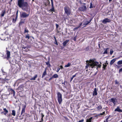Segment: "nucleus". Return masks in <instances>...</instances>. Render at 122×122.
I'll return each mask as SVG.
<instances>
[{
  "label": "nucleus",
  "instance_id": "nucleus-9",
  "mask_svg": "<svg viewBox=\"0 0 122 122\" xmlns=\"http://www.w3.org/2000/svg\"><path fill=\"white\" fill-rule=\"evenodd\" d=\"M117 99L116 98H112L110 99L109 102H112L113 104L114 105H115L116 104V102H117Z\"/></svg>",
  "mask_w": 122,
  "mask_h": 122
},
{
  "label": "nucleus",
  "instance_id": "nucleus-49",
  "mask_svg": "<svg viewBox=\"0 0 122 122\" xmlns=\"http://www.w3.org/2000/svg\"><path fill=\"white\" fill-rule=\"evenodd\" d=\"M54 38H55V41H56V43H55V44L57 45H58V44H57V41H56V37H54Z\"/></svg>",
  "mask_w": 122,
  "mask_h": 122
},
{
  "label": "nucleus",
  "instance_id": "nucleus-35",
  "mask_svg": "<svg viewBox=\"0 0 122 122\" xmlns=\"http://www.w3.org/2000/svg\"><path fill=\"white\" fill-rule=\"evenodd\" d=\"M71 65V63L69 62L66 65H65V66L64 67H69V66H70V65Z\"/></svg>",
  "mask_w": 122,
  "mask_h": 122
},
{
  "label": "nucleus",
  "instance_id": "nucleus-38",
  "mask_svg": "<svg viewBox=\"0 0 122 122\" xmlns=\"http://www.w3.org/2000/svg\"><path fill=\"white\" fill-rule=\"evenodd\" d=\"M117 64L118 65H121L122 64V60L118 61Z\"/></svg>",
  "mask_w": 122,
  "mask_h": 122
},
{
  "label": "nucleus",
  "instance_id": "nucleus-16",
  "mask_svg": "<svg viewBox=\"0 0 122 122\" xmlns=\"http://www.w3.org/2000/svg\"><path fill=\"white\" fill-rule=\"evenodd\" d=\"M56 29L57 33H59V35H61V33H59L60 32V31H59L60 29H61L60 28H59V29L58 28V27H59V25L57 24H56Z\"/></svg>",
  "mask_w": 122,
  "mask_h": 122
},
{
  "label": "nucleus",
  "instance_id": "nucleus-23",
  "mask_svg": "<svg viewBox=\"0 0 122 122\" xmlns=\"http://www.w3.org/2000/svg\"><path fill=\"white\" fill-rule=\"evenodd\" d=\"M69 41V40H67L65 41H64L63 43V46H66V44L68 43Z\"/></svg>",
  "mask_w": 122,
  "mask_h": 122
},
{
  "label": "nucleus",
  "instance_id": "nucleus-59",
  "mask_svg": "<svg viewBox=\"0 0 122 122\" xmlns=\"http://www.w3.org/2000/svg\"><path fill=\"white\" fill-rule=\"evenodd\" d=\"M76 74H75V75H73L72 76V77L73 78H74V77H75L76 76Z\"/></svg>",
  "mask_w": 122,
  "mask_h": 122
},
{
  "label": "nucleus",
  "instance_id": "nucleus-55",
  "mask_svg": "<svg viewBox=\"0 0 122 122\" xmlns=\"http://www.w3.org/2000/svg\"><path fill=\"white\" fill-rule=\"evenodd\" d=\"M103 114H102V113H101L100 114H98L97 115V116H99L100 115H101V116H102V115H103Z\"/></svg>",
  "mask_w": 122,
  "mask_h": 122
},
{
  "label": "nucleus",
  "instance_id": "nucleus-58",
  "mask_svg": "<svg viewBox=\"0 0 122 122\" xmlns=\"http://www.w3.org/2000/svg\"><path fill=\"white\" fill-rule=\"evenodd\" d=\"M73 78L72 77H71V80H70L71 81L72 80H73Z\"/></svg>",
  "mask_w": 122,
  "mask_h": 122
},
{
  "label": "nucleus",
  "instance_id": "nucleus-62",
  "mask_svg": "<svg viewBox=\"0 0 122 122\" xmlns=\"http://www.w3.org/2000/svg\"><path fill=\"white\" fill-rule=\"evenodd\" d=\"M65 81H65L64 82L62 83V84H64V85H65Z\"/></svg>",
  "mask_w": 122,
  "mask_h": 122
},
{
  "label": "nucleus",
  "instance_id": "nucleus-10",
  "mask_svg": "<svg viewBox=\"0 0 122 122\" xmlns=\"http://www.w3.org/2000/svg\"><path fill=\"white\" fill-rule=\"evenodd\" d=\"M111 20L110 19L107 18H106L103 20L102 22L104 24H105L107 22H111Z\"/></svg>",
  "mask_w": 122,
  "mask_h": 122
},
{
  "label": "nucleus",
  "instance_id": "nucleus-56",
  "mask_svg": "<svg viewBox=\"0 0 122 122\" xmlns=\"http://www.w3.org/2000/svg\"><path fill=\"white\" fill-rule=\"evenodd\" d=\"M41 121H40L39 122H42V121H43V117H41Z\"/></svg>",
  "mask_w": 122,
  "mask_h": 122
},
{
  "label": "nucleus",
  "instance_id": "nucleus-30",
  "mask_svg": "<svg viewBox=\"0 0 122 122\" xmlns=\"http://www.w3.org/2000/svg\"><path fill=\"white\" fill-rule=\"evenodd\" d=\"M97 109L98 111H100L101 109L102 108V107L100 105L98 106L97 107Z\"/></svg>",
  "mask_w": 122,
  "mask_h": 122
},
{
  "label": "nucleus",
  "instance_id": "nucleus-27",
  "mask_svg": "<svg viewBox=\"0 0 122 122\" xmlns=\"http://www.w3.org/2000/svg\"><path fill=\"white\" fill-rule=\"evenodd\" d=\"M6 13V12L5 10H4L2 11V13L1 15V17H3L4 15Z\"/></svg>",
  "mask_w": 122,
  "mask_h": 122
},
{
  "label": "nucleus",
  "instance_id": "nucleus-1",
  "mask_svg": "<svg viewBox=\"0 0 122 122\" xmlns=\"http://www.w3.org/2000/svg\"><path fill=\"white\" fill-rule=\"evenodd\" d=\"M29 1L30 0H28ZM18 0L17 2V5L19 7L21 8L24 11H27L29 9V4L27 2L28 0Z\"/></svg>",
  "mask_w": 122,
  "mask_h": 122
},
{
  "label": "nucleus",
  "instance_id": "nucleus-33",
  "mask_svg": "<svg viewBox=\"0 0 122 122\" xmlns=\"http://www.w3.org/2000/svg\"><path fill=\"white\" fill-rule=\"evenodd\" d=\"M107 66V65L106 64H103V70H105L106 69V68Z\"/></svg>",
  "mask_w": 122,
  "mask_h": 122
},
{
  "label": "nucleus",
  "instance_id": "nucleus-60",
  "mask_svg": "<svg viewBox=\"0 0 122 122\" xmlns=\"http://www.w3.org/2000/svg\"><path fill=\"white\" fill-rule=\"evenodd\" d=\"M107 61H106V63H105L104 64H106V65H108V62H107Z\"/></svg>",
  "mask_w": 122,
  "mask_h": 122
},
{
  "label": "nucleus",
  "instance_id": "nucleus-46",
  "mask_svg": "<svg viewBox=\"0 0 122 122\" xmlns=\"http://www.w3.org/2000/svg\"><path fill=\"white\" fill-rule=\"evenodd\" d=\"M113 52V50H111L110 51V55H112Z\"/></svg>",
  "mask_w": 122,
  "mask_h": 122
},
{
  "label": "nucleus",
  "instance_id": "nucleus-54",
  "mask_svg": "<svg viewBox=\"0 0 122 122\" xmlns=\"http://www.w3.org/2000/svg\"><path fill=\"white\" fill-rule=\"evenodd\" d=\"M44 116V115H43V114L42 113L41 114V117H43Z\"/></svg>",
  "mask_w": 122,
  "mask_h": 122
},
{
  "label": "nucleus",
  "instance_id": "nucleus-5",
  "mask_svg": "<svg viewBox=\"0 0 122 122\" xmlns=\"http://www.w3.org/2000/svg\"><path fill=\"white\" fill-rule=\"evenodd\" d=\"M84 5H83L81 6L78 9L80 11H86L87 10V8L85 5L86 4L84 3L83 4Z\"/></svg>",
  "mask_w": 122,
  "mask_h": 122
},
{
  "label": "nucleus",
  "instance_id": "nucleus-51",
  "mask_svg": "<svg viewBox=\"0 0 122 122\" xmlns=\"http://www.w3.org/2000/svg\"><path fill=\"white\" fill-rule=\"evenodd\" d=\"M82 23H80L79 25V26H78V27H81V25H82Z\"/></svg>",
  "mask_w": 122,
  "mask_h": 122
},
{
  "label": "nucleus",
  "instance_id": "nucleus-43",
  "mask_svg": "<svg viewBox=\"0 0 122 122\" xmlns=\"http://www.w3.org/2000/svg\"><path fill=\"white\" fill-rule=\"evenodd\" d=\"M115 84H117L119 83V82L117 81V80H115Z\"/></svg>",
  "mask_w": 122,
  "mask_h": 122
},
{
  "label": "nucleus",
  "instance_id": "nucleus-24",
  "mask_svg": "<svg viewBox=\"0 0 122 122\" xmlns=\"http://www.w3.org/2000/svg\"><path fill=\"white\" fill-rule=\"evenodd\" d=\"M117 59V58H114L110 62V65H112L116 61V59Z\"/></svg>",
  "mask_w": 122,
  "mask_h": 122
},
{
  "label": "nucleus",
  "instance_id": "nucleus-3",
  "mask_svg": "<svg viewBox=\"0 0 122 122\" xmlns=\"http://www.w3.org/2000/svg\"><path fill=\"white\" fill-rule=\"evenodd\" d=\"M65 13L67 15V16L70 15L71 14V10L69 6H66L64 8Z\"/></svg>",
  "mask_w": 122,
  "mask_h": 122
},
{
  "label": "nucleus",
  "instance_id": "nucleus-20",
  "mask_svg": "<svg viewBox=\"0 0 122 122\" xmlns=\"http://www.w3.org/2000/svg\"><path fill=\"white\" fill-rule=\"evenodd\" d=\"M114 111L122 112V110L120 109L119 107H117V108L115 109Z\"/></svg>",
  "mask_w": 122,
  "mask_h": 122
},
{
  "label": "nucleus",
  "instance_id": "nucleus-42",
  "mask_svg": "<svg viewBox=\"0 0 122 122\" xmlns=\"http://www.w3.org/2000/svg\"><path fill=\"white\" fill-rule=\"evenodd\" d=\"M89 46H88L85 48V50L86 51H88L89 50Z\"/></svg>",
  "mask_w": 122,
  "mask_h": 122
},
{
  "label": "nucleus",
  "instance_id": "nucleus-4",
  "mask_svg": "<svg viewBox=\"0 0 122 122\" xmlns=\"http://www.w3.org/2000/svg\"><path fill=\"white\" fill-rule=\"evenodd\" d=\"M57 94L58 97V101L59 103L60 104L62 101V95L60 92H58L57 93Z\"/></svg>",
  "mask_w": 122,
  "mask_h": 122
},
{
  "label": "nucleus",
  "instance_id": "nucleus-29",
  "mask_svg": "<svg viewBox=\"0 0 122 122\" xmlns=\"http://www.w3.org/2000/svg\"><path fill=\"white\" fill-rule=\"evenodd\" d=\"M15 18H13L12 19V22L13 23H15L16 22V20L17 19V17H15Z\"/></svg>",
  "mask_w": 122,
  "mask_h": 122
},
{
  "label": "nucleus",
  "instance_id": "nucleus-14",
  "mask_svg": "<svg viewBox=\"0 0 122 122\" xmlns=\"http://www.w3.org/2000/svg\"><path fill=\"white\" fill-rule=\"evenodd\" d=\"M51 8L49 10V12H55V10L54 9V7L53 5V2L51 3Z\"/></svg>",
  "mask_w": 122,
  "mask_h": 122
},
{
  "label": "nucleus",
  "instance_id": "nucleus-21",
  "mask_svg": "<svg viewBox=\"0 0 122 122\" xmlns=\"http://www.w3.org/2000/svg\"><path fill=\"white\" fill-rule=\"evenodd\" d=\"M47 68H45V71L43 73L42 76V78L43 77H44L46 75H47V73L46 72V70Z\"/></svg>",
  "mask_w": 122,
  "mask_h": 122
},
{
  "label": "nucleus",
  "instance_id": "nucleus-7",
  "mask_svg": "<svg viewBox=\"0 0 122 122\" xmlns=\"http://www.w3.org/2000/svg\"><path fill=\"white\" fill-rule=\"evenodd\" d=\"M90 60L89 61L88 60L86 61V62L87 63V62H89V63H88L87 64H86V69H87L89 67V66H90V67H91L92 68H93L92 66L91 65V64H93V63H92L91 62V60Z\"/></svg>",
  "mask_w": 122,
  "mask_h": 122
},
{
  "label": "nucleus",
  "instance_id": "nucleus-26",
  "mask_svg": "<svg viewBox=\"0 0 122 122\" xmlns=\"http://www.w3.org/2000/svg\"><path fill=\"white\" fill-rule=\"evenodd\" d=\"M37 74L35 75L33 78H30V80H36V78L37 77Z\"/></svg>",
  "mask_w": 122,
  "mask_h": 122
},
{
  "label": "nucleus",
  "instance_id": "nucleus-41",
  "mask_svg": "<svg viewBox=\"0 0 122 122\" xmlns=\"http://www.w3.org/2000/svg\"><path fill=\"white\" fill-rule=\"evenodd\" d=\"M29 32V31L28 30H26V28L25 29L24 33H25L26 32L28 33Z\"/></svg>",
  "mask_w": 122,
  "mask_h": 122
},
{
  "label": "nucleus",
  "instance_id": "nucleus-52",
  "mask_svg": "<svg viewBox=\"0 0 122 122\" xmlns=\"http://www.w3.org/2000/svg\"><path fill=\"white\" fill-rule=\"evenodd\" d=\"M64 117L66 119V120H69L68 118L64 116Z\"/></svg>",
  "mask_w": 122,
  "mask_h": 122
},
{
  "label": "nucleus",
  "instance_id": "nucleus-64",
  "mask_svg": "<svg viewBox=\"0 0 122 122\" xmlns=\"http://www.w3.org/2000/svg\"><path fill=\"white\" fill-rule=\"evenodd\" d=\"M102 113L103 115H104L105 114V112L104 111V112H103Z\"/></svg>",
  "mask_w": 122,
  "mask_h": 122
},
{
  "label": "nucleus",
  "instance_id": "nucleus-53",
  "mask_svg": "<svg viewBox=\"0 0 122 122\" xmlns=\"http://www.w3.org/2000/svg\"><path fill=\"white\" fill-rule=\"evenodd\" d=\"M122 71V68L120 69L119 70V73H120Z\"/></svg>",
  "mask_w": 122,
  "mask_h": 122
},
{
  "label": "nucleus",
  "instance_id": "nucleus-40",
  "mask_svg": "<svg viewBox=\"0 0 122 122\" xmlns=\"http://www.w3.org/2000/svg\"><path fill=\"white\" fill-rule=\"evenodd\" d=\"M93 6H92V2L90 3V8H93Z\"/></svg>",
  "mask_w": 122,
  "mask_h": 122
},
{
  "label": "nucleus",
  "instance_id": "nucleus-15",
  "mask_svg": "<svg viewBox=\"0 0 122 122\" xmlns=\"http://www.w3.org/2000/svg\"><path fill=\"white\" fill-rule=\"evenodd\" d=\"M44 5L45 6H47L48 5L50 6V3L49 0H47L46 1L44 2Z\"/></svg>",
  "mask_w": 122,
  "mask_h": 122
},
{
  "label": "nucleus",
  "instance_id": "nucleus-45",
  "mask_svg": "<svg viewBox=\"0 0 122 122\" xmlns=\"http://www.w3.org/2000/svg\"><path fill=\"white\" fill-rule=\"evenodd\" d=\"M108 118H107L106 119V121H104V122H108Z\"/></svg>",
  "mask_w": 122,
  "mask_h": 122
},
{
  "label": "nucleus",
  "instance_id": "nucleus-50",
  "mask_svg": "<svg viewBox=\"0 0 122 122\" xmlns=\"http://www.w3.org/2000/svg\"><path fill=\"white\" fill-rule=\"evenodd\" d=\"M53 78L52 77V76L48 80V81H50L52 79H53Z\"/></svg>",
  "mask_w": 122,
  "mask_h": 122
},
{
  "label": "nucleus",
  "instance_id": "nucleus-19",
  "mask_svg": "<svg viewBox=\"0 0 122 122\" xmlns=\"http://www.w3.org/2000/svg\"><path fill=\"white\" fill-rule=\"evenodd\" d=\"M97 90L96 88H95L94 89V90L93 92L92 95L93 96H96L97 94Z\"/></svg>",
  "mask_w": 122,
  "mask_h": 122
},
{
  "label": "nucleus",
  "instance_id": "nucleus-48",
  "mask_svg": "<svg viewBox=\"0 0 122 122\" xmlns=\"http://www.w3.org/2000/svg\"><path fill=\"white\" fill-rule=\"evenodd\" d=\"M61 69L60 68H58L57 69L56 72H58Z\"/></svg>",
  "mask_w": 122,
  "mask_h": 122
},
{
  "label": "nucleus",
  "instance_id": "nucleus-36",
  "mask_svg": "<svg viewBox=\"0 0 122 122\" xmlns=\"http://www.w3.org/2000/svg\"><path fill=\"white\" fill-rule=\"evenodd\" d=\"M30 37L31 36H29V34H27V35L25 36V38H27L28 39H29L30 38Z\"/></svg>",
  "mask_w": 122,
  "mask_h": 122
},
{
  "label": "nucleus",
  "instance_id": "nucleus-2",
  "mask_svg": "<svg viewBox=\"0 0 122 122\" xmlns=\"http://www.w3.org/2000/svg\"><path fill=\"white\" fill-rule=\"evenodd\" d=\"M91 61V62L93 63V64H91V65L93 67V68L96 66H97V70L98 68H100L101 67V64H102V63L101 62H100V64H99L98 62L95 61L93 59H92Z\"/></svg>",
  "mask_w": 122,
  "mask_h": 122
},
{
  "label": "nucleus",
  "instance_id": "nucleus-22",
  "mask_svg": "<svg viewBox=\"0 0 122 122\" xmlns=\"http://www.w3.org/2000/svg\"><path fill=\"white\" fill-rule=\"evenodd\" d=\"M92 20V19H91L89 20V21H86L84 23L83 25H87L89 23L91 22V21ZM85 26H84V27Z\"/></svg>",
  "mask_w": 122,
  "mask_h": 122
},
{
  "label": "nucleus",
  "instance_id": "nucleus-32",
  "mask_svg": "<svg viewBox=\"0 0 122 122\" xmlns=\"http://www.w3.org/2000/svg\"><path fill=\"white\" fill-rule=\"evenodd\" d=\"M46 65H47L48 66V67H50L51 66V65L50 63V62L49 61H48L47 62H46Z\"/></svg>",
  "mask_w": 122,
  "mask_h": 122
},
{
  "label": "nucleus",
  "instance_id": "nucleus-11",
  "mask_svg": "<svg viewBox=\"0 0 122 122\" xmlns=\"http://www.w3.org/2000/svg\"><path fill=\"white\" fill-rule=\"evenodd\" d=\"M25 20V19H23L21 18L20 19V20L19 23V26H21L23 24H24Z\"/></svg>",
  "mask_w": 122,
  "mask_h": 122
},
{
  "label": "nucleus",
  "instance_id": "nucleus-31",
  "mask_svg": "<svg viewBox=\"0 0 122 122\" xmlns=\"http://www.w3.org/2000/svg\"><path fill=\"white\" fill-rule=\"evenodd\" d=\"M12 115L14 116H15L16 115L15 111L14 110L12 111V113H11Z\"/></svg>",
  "mask_w": 122,
  "mask_h": 122
},
{
  "label": "nucleus",
  "instance_id": "nucleus-57",
  "mask_svg": "<svg viewBox=\"0 0 122 122\" xmlns=\"http://www.w3.org/2000/svg\"><path fill=\"white\" fill-rule=\"evenodd\" d=\"M60 68H61V69H62L63 68V67L62 65L60 66Z\"/></svg>",
  "mask_w": 122,
  "mask_h": 122
},
{
  "label": "nucleus",
  "instance_id": "nucleus-25",
  "mask_svg": "<svg viewBox=\"0 0 122 122\" xmlns=\"http://www.w3.org/2000/svg\"><path fill=\"white\" fill-rule=\"evenodd\" d=\"M93 118V117H91L87 119L86 122H92Z\"/></svg>",
  "mask_w": 122,
  "mask_h": 122
},
{
  "label": "nucleus",
  "instance_id": "nucleus-37",
  "mask_svg": "<svg viewBox=\"0 0 122 122\" xmlns=\"http://www.w3.org/2000/svg\"><path fill=\"white\" fill-rule=\"evenodd\" d=\"M18 10L17 11L16 14L15 15H12V16H14V17H15H15H17V18L18 16Z\"/></svg>",
  "mask_w": 122,
  "mask_h": 122
},
{
  "label": "nucleus",
  "instance_id": "nucleus-47",
  "mask_svg": "<svg viewBox=\"0 0 122 122\" xmlns=\"http://www.w3.org/2000/svg\"><path fill=\"white\" fill-rule=\"evenodd\" d=\"M84 121V119H81V120H80L79 121H78V122H83Z\"/></svg>",
  "mask_w": 122,
  "mask_h": 122
},
{
  "label": "nucleus",
  "instance_id": "nucleus-44",
  "mask_svg": "<svg viewBox=\"0 0 122 122\" xmlns=\"http://www.w3.org/2000/svg\"><path fill=\"white\" fill-rule=\"evenodd\" d=\"M79 28V27L78 26L75 27L73 29L74 31H75V30H76L78 29V28Z\"/></svg>",
  "mask_w": 122,
  "mask_h": 122
},
{
  "label": "nucleus",
  "instance_id": "nucleus-28",
  "mask_svg": "<svg viewBox=\"0 0 122 122\" xmlns=\"http://www.w3.org/2000/svg\"><path fill=\"white\" fill-rule=\"evenodd\" d=\"M53 78H57L58 77V76L57 74H55L52 76Z\"/></svg>",
  "mask_w": 122,
  "mask_h": 122
},
{
  "label": "nucleus",
  "instance_id": "nucleus-6",
  "mask_svg": "<svg viewBox=\"0 0 122 122\" xmlns=\"http://www.w3.org/2000/svg\"><path fill=\"white\" fill-rule=\"evenodd\" d=\"M29 14H27L25 12H22L20 14V16L21 18H27L29 16Z\"/></svg>",
  "mask_w": 122,
  "mask_h": 122
},
{
  "label": "nucleus",
  "instance_id": "nucleus-8",
  "mask_svg": "<svg viewBox=\"0 0 122 122\" xmlns=\"http://www.w3.org/2000/svg\"><path fill=\"white\" fill-rule=\"evenodd\" d=\"M8 90L9 92V94L8 95H9L10 94H13V96H15V92L14 90L12 89L11 88H9Z\"/></svg>",
  "mask_w": 122,
  "mask_h": 122
},
{
  "label": "nucleus",
  "instance_id": "nucleus-17",
  "mask_svg": "<svg viewBox=\"0 0 122 122\" xmlns=\"http://www.w3.org/2000/svg\"><path fill=\"white\" fill-rule=\"evenodd\" d=\"M7 95H8L5 94H3L1 96L2 99L4 100V99H7Z\"/></svg>",
  "mask_w": 122,
  "mask_h": 122
},
{
  "label": "nucleus",
  "instance_id": "nucleus-18",
  "mask_svg": "<svg viewBox=\"0 0 122 122\" xmlns=\"http://www.w3.org/2000/svg\"><path fill=\"white\" fill-rule=\"evenodd\" d=\"M6 54L7 55V57H6V58L7 60L8 59L10 58V52L8 50H6Z\"/></svg>",
  "mask_w": 122,
  "mask_h": 122
},
{
  "label": "nucleus",
  "instance_id": "nucleus-61",
  "mask_svg": "<svg viewBox=\"0 0 122 122\" xmlns=\"http://www.w3.org/2000/svg\"><path fill=\"white\" fill-rule=\"evenodd\" d=\"M97 71L96 72L95 74H94V76H95V75H96L97 74Z\"/></svg>",
  "mask_w": 122,
  "mask_h": 122
},
{
  "label": "nucleus",
  "instance_id": "nucleus-34",
  "mask_svg": "<svg viewBox=\"0 0 122 122\" xmlns=\"http://www.w3.org/2000/svg\"><path fill=\"white\" fill-rule=\"evenodd\" d=\"M3 110H4V112H5V113H4V114L5 115L6 113L8 112V111L5 108H4Z\"/></svg>",
  "mask_w": 122,
  "mask_h": 122
},
{
  "label": "nucleus",
  "instance_id": "nucleus-13",
  "mask_svg": "<svg viewBox=\"0 0 122 122\" xmlns=\"http://www.w3.org/2000/svg\"><path fill=\"white\" fill-rule=\"evenodd\" d=\"M24 87V85L22 84L20 85L19 86L17 89L20 90V91H22L23 90Z\"/></svg>",
  "mask_w": 122,
  "mask_h": 122
},
{
  "label": "nucleus",
  "instance_id": "nucleus-39",
  "mask_svg": "<svg viewBox=\"0 0 122 122\" xmlns=\"http://www.w3.org/2000/svg\"><path fill=\"white\" fill-rule=\"evenodd\" d=\"M109 49V48H107L106 49V50L104 51L103 53V54H107V49Z\"/></svg>",
  "mask_w": 122,
  "mask_h": 122
},
{
  "label": "nucleus",
  "instance_id": "nucleus-63",
  "mask_svg": "<svg viewBox=\"0 0 122 122\" xmlns=\"http://www.w3.org/2000/svg\"><path fill=\"white\" fill-rule=\"evenodd\" d=\"M74 40L75 41H76V38L75 37H74Z\"/></svg>",
  "mask_w": 122,
  "mask_h": 122
},
{
  "label": "nucleus",
  "instance_id": "nucleus-12",
  "mask_svg": "<svg viewBox=\"0 0 122 122\" xmlns=\"http://www.w3.org/2000/svg\"><path fill=\"white\" fill-rule=\"evenodd\" d=\"M26 107V105H22V109L21 112V115H22V114L25 112V109Z\"/></svg>",
  "mask_w": 122,
  "mask_h": 122
}]
</instances>
